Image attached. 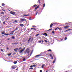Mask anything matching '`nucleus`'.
Listing matches in <instances>:
<instances>
[{"label":"nucleus","instance_id":"obj_33","mask_svg":"<svg viewBox=\"0 0 72 72\" xmlns=\"http://www.w3.org/2000/svg\"><path fill=\"white\" fill-rule=\"evenodd\" d=\"M51 51V50L50 49L48 50V51Z\"/></svg>","mask_w":72,"mask_h":72},{"label":"nucleus","instance_id":"obj_15","mask_svg":"<svg viewBox=\"0 0 72 72\" xmlns=\"http://www.w3.org/2000/svg\"><path fill=\"white\" fill-rule=\"evenodd\" d=\"M9 34L10 35H13V33L12 32H10V33Z\"/></svg>","mask_w":72,"mask_h":72},{"label":"nucleus","instance_id":"obj_48","mask_svg":"<svg viewBox=\"0 0 72 72\" xmlns=\"http://www.w3.org/2000/svg\"><path fill=\"white\" fill-rule=\"evenodd\" d=\"M34 28V31H36V28Z\"/></svg>","mask_w":72,"mask_h":72},{"label":"nucleus","instance_id":"obj_6","mask_svg":"<svg viewBox=\"0 0 72 72\" xmlns=\"http://www.w3.org/2000/svg\"><path fill=\"white\" fill-rule=\"evenodd\" d=\"M39 8V5H38L37 7H36L35 8V10H37V9H38V8Z\"/></svg>","mask_w":72,"mask_h":72},{"label":"nucleus","instance_id":"obj_60","mask_svg":"<svg viewBox=\"0 0 72 72\" xmlns=\"http://www.w3.org/2000/svg\"><path fill=\"white\" fill-rule=\"evenodd\" d=\"M9 39H8V40H9Z\"/></svg>","mask_w":72,"mask_h":72},{"label":"nucleus","instance_id":"obj_40","mask_svg":"<svg viewBox=\"0 0 72 72\" xmlns=\"http://www.w3.org/2000/svg\"><path fill=\"white\" fill-rule=\"evenodd\" d=\"M29 69H33V68H29Z\"/></svg>","mask_w":72,"mask_h":72},{"label":"nucleus","instance_id":"obj_4","mask_svg":"<svg viewBox=\"0 0 72 72\" xmlns=\"http://www.w3.org/2000/svg\"><path fill=\"white\" fill-rule=\"evenodd\" d=\"M10 14H12V15H15V12H10Z\"/></svg>","mask_w":72,"mask_h":72},{"label":"nucleus","instance_id":"obj_44","mask_svg":"<svg viewBox=\"0 0 72 72\" xmlns=\"http://www.w3.org/2000/svg\"><path fill=\"white\" fill-rule=\"evenodd\" d=\"M57 28L58 29V30H62V29L61 28Z\"/></svg>","mask_w":72,"mask_h":72},{"label":"nucleus","instance_id":"obj_18","mask_svg":"<svg viewBox=\"0 0 72 72\" xmlns=\"http://www.w3.org/2000/svg\"><path fill=\"white\" fill-rule=\"evenodd\" d=\"M18 28H17L15 30V31H18Z\"/></svg>","mask_w":72,"mask_h":72},{"label":"nucleus","instance_id":"obj_12","mask_svg":"<svg viewBox=\"0 0 72 72\" xmlns=\"http://www.w3.org/2000/svg\"><path fill=\"white\" fill-rule=\"evenodd\" d=\"M19 43L18 42H17L16 43H12V45H14V44H18Z\"/></svg>","mask_w":72,"mask_h":72},{"label":"nucleus","instance_id":"obj_5","mask_svg":"<svg viewBox=\"0 0 72 72\" xmlns=\"http://www.w3.org/2000/svg\"><path fill=\"white\" fill-rule=\"evenodd\" d=\"M26 53H27L28 54H29L30 53V51H29V50L27 49L26 50Z\"/></svg>","mask_w":72,"mask_h":72},{"label":"nucleus","instance_id":"obj_61","mask_svg":"<svg viewBox=\"0 0 72 72\" xmlns=\"http://www.w3.org/2000/svg\"><path fill=\"white\" fill-rule=\"evenodd\" d=\"M24 14H26V13H24Z\"/></svg>","mask_w":72,"mask_h":72},{"label":"nucleus","instance_id":"obj_34","mask_svg":"<svg viewBox=\"0 0 72 72\" xmlns=\"http://www.w3.org/2000/svg\"><path fill=\"white\" fill-rule=\"evenodd\" d=\"M38 2L39 3V4H40V0H38Z\"/></svg>","mask_w":72,"mask_h":72},{"label":"nucleus","instance_id":"obj_59","mask_svg":"<svg viewBox=\"0 0 72 72\" xmlns=\"http://www.w3.org/2000/svg\"><path fill=\"white\" fill-rule=\"evenodd\" d=\"M69 23H68V24H69Z\"/></svg>","mask_w":72,"mask_h":72},{"label":"nucleus","instance_id":"obj_51","mask_svg":"<svg viewBox=\"0 0 72 72\" xmlns=\"http://www.w3.org/2000/svg\"><path fill=\"white\" fill-rule=\"evenodd\" d=\"M33 67H35V66H36V65H33Z\"/></svg>","mask_w":72,"mask_h":72},{"label":"nucleus","instance_id":"obj_64","mask_svg":"<svg viewBox=\"0 0 72 72\" xmlns=\"http://www.w3.org/2000/svg\"><path fill=\"white\" fill-rule=\"evenodd\" d=\"M1 28V27H0V28Z\"/></svg>","mask_w":72,"mask_h":72},{"label":"nucleus","instance_id":"obj_24","mask_svg":"<svg viewBox=\"0 0 72 72\" xmlns=\"http://www.w3.org/2000/svg\"><path fill=\"white\" fill-rule=\"evenodd\" d=\"M37 4H34L33 6V7H36V6H37Z\"/></svg>","mask_w":72,"mask_h":72},{"label":"nucleus","instance_id":"obj_8","mask_svg":"<svg viewBox=\"0 0 72 72\" xmlns=\"http://www.w3.org/2000/svg\"><path fill=\"white\" fill-rule=\"evenodd\" d=\"M42 35H45L46 36H48V34H47V33H42Z\"/></svg>","mask_w":72,"mask_h":72},{"label":"nucleus","instance_id":"obj_47","mask_svg":"<svg viewBox=\"0 0 72 72\" xmlns=\"http://www.w3.org/2000/svg\"><path fill=\"white\" fill-rule=\"evenodd\" d=\"M2 10H3V11H4V12L5 11V10H3V9H2Z\"/></svg>","mask_w":72,"mask_h":72},{"label":"nucleus","instance_id":"obj_54","mask_svg":"<svg viewBox=\"0 0 72 72\" xmlns=\"http://www.w3.org/2000/svg\"><path fill=\"white\" fill-rule=\"evenodd\" d=\"M22 49V47H20L19 48V49L20 50Z\"/></svg>","mask_w":72,"mask_h":72},{"label":"nucleus","instance_id":"obj_13","mask_svg":"<svg viewBox=\"0 0 72 72\" xmlns=\"http://www.w3.org/2000/svg\"><path fill=\"white\" fill-rule=\"evenodd\" d=\"M41 55H37L35 56V57H41Z\"/></svg>","mask_w":72,"mask_h":72},{"label":"nucleus","instance_id":"obj_22","mask_svg":"<svg viewBox=\"0 0 72 72\" xmlns=\"http://www.w3.org/2000/svg\"><path fill=\"white\" fill-rule=\"evenodd\" d=\"M56 60V59H55L53 61V63H55V61Z\"/></svg>","mask_w":72,"mask_h":72},{"label":"nucleus","instance_id":"obj_10","mask_svg":"<svg viewBox=\"0 0 72 72\" xmlns=\"http://www.w3.org/2000/svg\"><path fill=\"white\" fill-rule=\"evenodd\" d=\"M50 57H51V59H53V56H52V55H51V54H50Z\"/></svg>","mask_w":72,"mask_h":72},{"label":"nucleus","instance_id":"obj_23","mask_svg":"<svg viewBox=\"0 0 72 72\" xmlns=\"http://www.w3.org/2000/svg\"><path fill=\"white\" fill-rule=\"evenodd\" d=\"M12 55V53H10L8 54V56H10V55Z\"/></svg>","mask_w":72,"mask_h":72},{"label":"nucleus","instance_id":"obj_21","mask_svg":"<svg viewBox=\"0 0 72 72\" xmlns=\"http://www.w3.org/2000/svg\"><path fill=\"white\" fill-rule=\"evenodd\" d=\"M14 23H17V20H15L14 21Z\"/></svg>","mask_w":72,"mask_h":72},{"label":"nucleus","instance_id":"obj_32","mask_svg":"<svg viewBox=\"0 0 72 72\" xmlns=\"http://www.w3.org/2000/svg\"><path fill=\"white\" fill-rule=\"evenodd\" d=\"M5 22L6 21H4L3 22V24H5Z\"/></svg>","mask_w":72,"mask_h":72},{"label":"nucleus","instance_id":"obj_11","mask_svg":"<svg viewBox=\"0 0 72 72\" xmlns=\"http://www.w3.org/2000/svg\"><path fill=\"white\" fill-rule=\"evenodd\" d=\"M53 24L52 23H51L50 25V28H51V27H52V26H53Z\"/></svg>","mask_w":72,"mask_h":72},{"label":"nucleus","instance_id":"obj_14","mask_svg":"<svg viewBox=\"0 0 72 72\" xmlns=\"http://www.w3.org/2000/svg\"><path fill=\"white\" fill-rule=\"evenodd\" d=\"M19 26H21V27H23V26H24V25H23V24H20Z\"/></svg>","mask_w":72,"mask_h":72},{"label":"nucleus","instance_id":"obj_2","mask_svg":"<svg viewBox=\"0 0 72 72\" xmlns=\"http://www.w3.org/2000/svg\"><path fill=\"white\" fill-rule=\"evenodd\" d=\"M15 68H16V67L15 66H12L11 67V69H15Z\"/></svg>","mask_w":72,"mask_h":72},{"label":"nucleus","instance_id":"obj_42","mask_svg":"<svg viewBox=\"0 0 72 72\" xmlns=\"http://www.w3.org/2000/svg\"><path fill=\"white\" fill-rule=\"evenodd\" d=\"M44 65H43L42 66V68H44Z\"/></svg>","mask_w":72,"mask_h":72},{"label":"nucleus","instance_id":"obj_63","mask_svg":"<svg viewBox=\"0 0 72 72\" xmlns=\"http://www.w3.org/2000/svg\"><path fill=\"white\" fill-rule=\"evenodd\" d=\"M66 72H68L66 71Z\"/></svg>","mask_w":72,"mask_h":72},{"label":"nucleus","instance_id":"obj_31","mask_svg":"<svg viewBox=\"0 0 72 72\" xmlns=\"http://www.w3.org/2000/svg\"><path fill=\"white\" fill-rule=\"evenodd\" d=\"M1 14H4V12H2L1 13Z\"/></svg>","mask_w":72,"mask_h":72},{"label":"nucleus","instance_id":"obj_25","mask_svg":"<svg viewBox=\"0 0 72 72\" xmlns=\"http://www.w3.org/2000/svg\"><path fill=\"white\" fill-rule=\"evenodd\" d=\"M2 33L3 35H4V34L5 35V32H2Z\"/></svg>","mask_w":72,"mask_h":72},{"label":"nucleus","instance_id":"obj_38","mask_svg":"<svg viewBox=\"0 0 72 72\" xmlns=\"http://www.w3.org/2000/svg\"><path fill=\"white\" fill-rule=\"evenodd\" d=\"M45 4H44L43 8H44V7H45Z\"/></svg>","mask_w":72,"mask_h":72},{"label":"nucleus","instance_id":"obj_17","mask_svg":"<svg viewBox=\"0 0 72 72\" xmlns=\"http://www.w3.org/2000/svg\"><path fill=\"white\" fill-rule=\"evenodd\" d=\"M14 64H17V61H15L14 62Z\"/></svg>","mask_w":72,"mask_h":72},{"label":"nucleus","instance_id":"obj_29","mask_svg":"<svg viewBox=\"0 0 72 72\" xmlns=\"http://www.w3.org/2000/svg\"><path fill=\"white\" fill-rule=\"evenodd\" d=\"M23 61H25V60H26V58H23Z\"/></svg>","mask_w":72,"mask_h":72},{"label":"nucleus","instance_id":"obj_28","mask_svg":"<svg viewBox=\"0 0 72 72\" xmlns=\"http://www.w3.org/2000/svg\"><path fill=\"white\" fill-rule=\"evenodd\" d=\"M39 35H40V34H37L35 35V36H39Z\"/></svg>","mask_w":72,"mask_h":72},{"label":"nucleus","instance_id":"obj_45","mask_svg":"<svg viewBox=\"0 0 72 72\" xmlns=\"http://www.w3.org/2000/svg\"><path fill=\"white\" fill-rule=\"evenodd\" d=\"M39 43H41V40H40L39 41Z\"/></svg>","mask_w":72,"mask_h":72},{"label":"nucleus","instance_id":"obj_39","mask_svg":"<svg viewBox=\"0 0 72 72\" xmlns=\"http://www.w3.org/2000/svg\"><path fill=\"white\" fill-rule=\"evenodd\" d=\"M32 27H36V26H32Z\"/></svg>","mask_w":72,"mask_h":72},{"label":"nucleus","instance_id":"obj_20","mask_svg":"<svg viewBox=\"0 0 72 72\" xmlns=\"http://www.w3.org/2000/svg\"><path fill=\"white\" fill-rule=\"evenodd\" d=\"M38 13H39V11H37L36 12V15Z\"/></svg>","mask_w":72,"mask_h":72},{"label":"nucleus","instance_id":"obj_53","mask_svg":"<svg viewBox=\"0 0 72 72\" xmlns=\"http://www.w3.org/2000/svg\"><path fill=\"white\" fill-rule=\"evenodd\" d=\"M40 72H42V70H40Z\"/></svg>","mask_w":72,"mask_h":72},{"label":"nucleus","instance_id":"obj_27","mask_svg":"<svg viewBox=\"0 0 72 72\" xmlns=\"http://www.w3.org/2000/svg\"><path fill=\"white\" fill-rule=\"evenodd\" d=\"M52 33L53 34H55V33L54 32V31L52 32Z\"/></svg>","mask_w":72,"mask_h":72},{"label":"nucleus","instance_id":"obj_7","mask_svg":"<svg viewBox=\"0 0 72 72\" xmlns=\"http://www.w3.org/2000/svg\"><path fill=\"white\" fill-rule=\"evenodd\" d=\"M70 26H66L64 27V28L66 29H67L68 27H69Z\"/></svg>","mask_w":72,"mask_h":72},{"label":"nucleus","instance_id":"obj_57","mask_svg":"<svg viewBox=\"0 0 72 72\" xmlns=\"http://www.w3.org/2000/svg\"><path fill=\"white\" fill-rule=\"evenodd\" d=\"M18 68L17 69H16V70H18Z\"/></svg>","mask_w":72,"mask_h":72},{"label":"nucleus","instance_id":"obj_16","mask_svg":"<svg viewBox=\"0 0 72 72\" xmlns=\"http://www.w3.org/2000/svg\"><path fill=\"white\" fill-rule=\"evenodd\" d=\"M23 16H28V15H25L24 14L23 15Z\"/></svg>","mask_w":72,"mask_h":72},{"label":"nucleus","instance_id":"obj_43","mask_svg":"<svg viewBox=\"0 0 72 72\" xmlns=\"http://www.w3.org/2000/svg\"><path fill=\"white\" fill-rule=\"evenodd\" d=\"M30 68H32L33 67V66H30Z\"/></svg>","mask_w":72,"mask_h":72},{"label":"nucleus","instance_id":"obj_3","mask_svg":"<svg viewBox=\"0 0 72 72\" xmlns=\"http://www.w3.org/2000/svg\"><path fill=\"white\" fill-rule=\"evenodd\" d=\"M31 39H32V41H33V37H32V38H29V40H28V43H29V41H30V40H31Z\"/></svg>","mask_w":72,"mask_h":72},{"label":"nucleus","instance_id":"obj_49","mask_svg":"<svg viewBox=\"0 0 72 72\" xmlns=\"http://www.w3.org/2000/svg\"><path fill=\"white\" fill-rule=\"evenodd\" d=\"M1 50L2 51V52H3V51H4L3 49H1Z\"/></svg>","mask_w":72,"mask_h":72},{"label":"nucleus","instance_id":"obj_55","mask_svg":"<svg viewBox=\"0 0 72 72\" xmlns=\"http://www.w3.org/2000/svg\"><path fill=\"white\" fill-rule=\"evenodd\" d=\"M15 30H14V31H12V32H15Z\"/></svg>","mask_w":72,"mask_h":72},{"label":"nucleus","instance_id":"obj_41","mask_svg":"<svg viewBox=\"0 0 72 72\" xmlns=\"http://www.w3.org/2000/svg\"><path fill=\"white\" fill-rule=\"evenodd\" d=\"M44 41L45 42H48V41L45 40H44Z\"/></svg>","mask_w":72,"mask_h":72},{"label":"nucleus","instance_id":"obj_36","mask_svg":"<svg viewBox=\"0 0 72 72\" xmlns=\"http://www.w3.org/2000/svg\"><path fill=\"white\" fill-rule=\"evenodd\" d=\"M67 37H65L64 39L65 40H67Z\"/></svg>","mask_w":72,"mask_h":72},{"label":"nucleus","instance_id":"obj_50","mask_svg":"<svg viewBox=\"0 0 72 72\" xmlns=\"http://www.w3.org/2000/svg\"><path fill=\"white\" fill-rule=\"evenodd\" d=\"M29 20H32V19H31V17H30L29 18Z\"/></svg>","mask_w":72,"mask_h":72},{"label":"nucleus","instance_id":"obj_1","mask_svg":"<svg viewBox=\"0 0 72 72\" xmlns=\"http://www.w3.org/2000/svg\"><path fill=\"white\" fill-rule=\"evenodd\" d=\"M25 48H26L25 47H24V48H23V49H22L20 51V53H22V52L24 50Z\"/></svg>","mask_w":72,"mask_h":72},{"label":"nucleus","instance_id":"obj_46","mask_svg":"<svg viewBox=\"0 0 72 72\" xmlns=\"http://www.w3.org/2000/svg\"><path fill=\"white\" fill-rule=\"evenodd\" d=\"M31 30H34V28H31Z\"/></svg>","mask_w":72,"mask_h":72},{"label":"nucleus","instance_id":"obj_30","mask_svg":"<svg viewBox=\"0 0 72 72\" xmlns=\"http://www.w3.org/2000/svg\"><path fill=\"white\" fill-rule=\"evenodd\" d=\"M12 38L13 39H15V37L14 36H13L12 37Z\"/></svg>","mask_w":72,"mask_h":72},{"label":"nucleus","instance_id":"obj_56","mask_svg":"<svg viewBox=\"0 0 72 72\" xmlns=\"http://www.w3.org/2000/svg\"><path fill=\"white\" fill-rule=\"evenodd\" d=\"M9 49V48H7V50H8Z\"/></svg>","mask_w":72,"mask_h":72},{"label":"nucleus","instance_id":"obj_26","mask_svg":"<svg viewBox=\"0 0 72 72\" xmlns=\"http://www.w3.org/2000/svg\"><path fill=\"white\" fill-rule=\"evenodd\" d=\"M2 6H4L5 5V4L4 3H3L2 4Z\"/></svg>","mask_w":72,"mask_h":72},{"label":"nucleus","instance_id":"obj_35","mask_svg":"<svg viewBox=\"0 0 72 72\" xmlns=\"http://www.w3.org/2000/svg\"><path fill=\"white\" fill-rule=\"evenodd\" d=\"M51 30H52V29H50L48 30V31H51Z\"/></svg>","mask_w":72,"mask_h":72},{"label":"nucleus","instance_id":"obj_52","mask_svg":"<svg viewBox=\"0 0 72 72\" xmlns=\"http://www.w3.org/2000/svg\"><path fill=\"white\" fill-rule=\"evenodd\" d=\"M57 28H55V31H57Z\"/></svg>","mask_w":72,"mask_h":72},{"label":"nucleus","instance_id":"obj_19","mask_svg":"<svg viewBox=\"0 0 72 72\" xmlns=\"http://www.w3.org/2000/svg\"><path fill=\"white\" fill-rule=\"evenodd\" d=\"M4 35H5L6 36H8V35H10V34H4Z\"/></svg>","mask_w":72,"mask_h":72},{"label":"nucleus","instance_id":"obj_37","mask_svg":"<svg viewBox=\"0 0 72 72\" xmlns=\"http://www.w3.org/2000/svg\"><path fill=\"white\" fill-rule=\"evenodd\" d=\"M71 30H71V29H68V30H67L66 31H71Z\"/></svg>","mask_w":72,"mask_h":72},{"label":"nucleus","instance_id":"obj_9","mask_svg":"<svg viewBox=\"0 0 72 72\" xmlns=\"http://www.w3.org/2000/svg\"><path fill=\"white\" fill-rule=\"evenodd\" d=\"M21 21V22H23V21H27V20L26 19H21L20 20Z\"/></svg>","mask_w":72,"mask_h":72},{"label":"nucleus","instance_id":"obj_62","mask_svg":"<svg viewBox=\"0 0 72 72\" xmlns=\"http://www.w3.org/2000/svg\"><path fill=\"white\" fill-rule=\"evenodd\" d=\"M0 23H1V21H0Z\"/></svg>","mask_w":72,"mask_h":72},{"label":"nucleus","instance_id":"obj_58","mask_svg":"<svg viewBox=\"0 0 72 72\" xmlns=\"http://www.w3.org/2000/svg\"><path fill=\"white\" fill-rule=\"evenodd\" d=\"M46 72H48V70H47V71H46Z\"/></svg>","mask_w":72,"mask_h":72}]
</instances>
